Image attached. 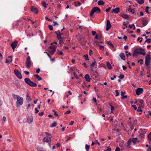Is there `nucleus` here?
I'll use <instances>...</instances> for the list:
<instances>
[{
    "label": "nucleus",
    "instance_id": "nucleus-1",
    "mask_svg": "<svg viewBox=\"0 0 151 151\" xmlns=\"http://www.w3.org/2000/svg\"><path fill=\"white\" fill-rule=\"evenodd\" d=\"M138 54L142 55L145 56L146 53L143 49L140 48L135 49L133 54V56L134 57H136Z\"/></svg>",
    "mask_w": 151,
    "mask_h": 151
},
{
    "label": "nucleus",
    "instance_id": "nucleus-2",
    "mask_svg": "<svg viewBox=\"0 0 151 151\" xmlns=\"http://www.w3.org/2000/svg\"><path fill=\"white\" fill-rule=\"evenodd\" d=\"M151 60V57L150 55H147L145 59V64L146 66V69L148 71H150V67L149 65Z\"/></svg>",
    "mask_w": 151,
    "mask_h": 151
},
{
    "label": "nucleus",
    "instance_id": "nucleus-3",
    "mask_svg": "<svg viewBox=\"0 0 151 151\" xmlns=\"http://www.w3.org/2000/svg\"><path fill=\"white\" fill-rule=\"evenodd\" d=\"M101 11V9L99 7H95L91 10L90 15V16L92 17L94 13H95L97 14L100 13Z\"/></svg>",
    "mask_w": 151,
    "mask_h": 151
},
{
    "label": "nucleus",
    "instance_id": "nucleus-4",
    "mask_svg": "<svg viewBox=\"0 0 151 151\" xmlns=\"http://www.w3.org/2000/svg\"><path fill=\"white\" fill-rule=\"evenodd\" d=\"M24 81L25 83L31 86L36 87L37 86V84L31 81L29 78H25Z\"/></svg>",
    "mask_w": 151,
    "mask_h": 151
},
{
    "label": "nucleus",
    "instance_id": "nucleus-5",
    "mask_svg": "<svg viewBox=\"0 0 151 151\" xmlns=\"http://www.w3.org/2000/svg\"><path fill=\"white\" fill-rule=\"evenodd\" d=\"M56 47L54 45H51L49 46L48 50L50 53L53 55L55 52Z\"/></svg>",
    "mask_w": 151,
    "mask_h": 151
},
{
    "label": "nucleus",
    "instance_id": "nucleus-6",
    "mask_svg": "<svg viewBox=\"0 0 151 151\" xmlns=\"http://www.w3.org/2000/svg\"><path fill=\"white\" fill-rule=\"evenodd\" d=\"M51 139L50 137L46 136L44 137L43 139V142L48 143L50 147V142Z\"/></svg>",
    "mask_w": 151,
    "mask_h": 151
},
{
    "label": "nucleus",
    "instance_id": "nucleus-7",
    "mask_svg": "<svg viewBox=\"0 0 151 151\" xmlns=\"http://www.w3.org/2000/svg\"><path fill=\"white\" fill-rule=\"evenodd\" d=\"M14 73L16 76L19 79L22 78V76L21 73L17 70L15 69L14 70Z\"/></svg>",
    "mask_w": 151,
    "mask_h": 151
},
{
    "label": "nucleus",
    "instance_id": "nucleus-8",
    "mask_svg": "<svg viewBox=\"0 0 151 151\" xmlns=\"http://www.w3.org/2000/svg\"><path fill=\"white\" fill-rule=\"evenodd\" d=\"M18 41L17 40H15L11 44L10 46L13 49L14 51V50L15 48L16 47Z\"/></svg>",
    "mask_w": 151,
    "mask_h": 151
},
{
    "label": "nucleus",
    "instance_id": "nucleus-9",
    "mask_svg": "<svg viewBox=\"0 0 151 151\" xmlns=\"http://www.w3.org/2000/svg\"><path fill=\"white\" fill-rule=\"evenodd\" d=\"M143 92V89L141 88H137L136 91V94L137 95H139L142 94Z\"/></svg>",
    "mask_w": 151,
    "mask_h": 151
},
{
    "label": "nucleus",
    "instance_id": "nucleus-10",
    "mask_svg": "<svg viewBox=\"0 0 151 151\" xmlns=\"http://www.w3.org/2000/svg\"><path fill=\"white\" fill-rule=\"evenodd\" d=\"M111 25L110 24V22L109 20H107L106 21V30L107 31L109 30L111 28Z\"/></svg>",
    "mask_w": 151,
    "mask_h": 151
},
{
    "label": "nucleus",
    "instance_id": "nucleus-11",
    "mask_svg": "<svg viewBox=\"0 0 151 151\" xmlns=\"http://www.w3.org/2000/svg\"><path fill=\"white\" fill-rule=\"evenodd\" d=\"M31 11L35 14L38 13V9L34 6H31L30 8Z\"/></svg>",
    "mask_w": 151,
    "mask_h": 151
},
{
    "label": "nucleus",
    "instance_id": "nucleus-12",
    "mask_svg": "<svg viewBox=\"0 0 151 151\" xmlns=\"http://www.w3.org/2000/svg\"><path fill=\"white\" fill-rule=\"evenodd\" d=\"M130 139L131 140V141L134 144L137 143H138L139 142V141L137 137L132 138Z\"/></svg>",
    "mask_w": 151,
    "mask_h": 151
},
{
    "label": "nucleus",
    "instance_id": "nucleus-13",
    "mask_svg": "<svg viewBox=\"0 0 151 151\" xmlns=\"http://www.w3.org/2000/svg\"><path fill=\"white\" fill-rule=\"evenodd\" d=\"M120 9L119 7H116L115 9H113L111 12V13L115 14H117L119 12Z\"/></svg>",
    "mask_w": 151,
    "mask_h": 151
},
{
    "label": "nucleus",
    "instance_id": "nucleus-14",
    "mask_svg": "<svg viewBox=\"0 0 151 151\" xmlns=\"http://www.w3.org/2000/svg\"><path fill=\"white\" fill-rule=\"evenodd\" d=\"M26 100L27 101V102L28 103L31 101L32 100L31 98H30L28 93L27 92V93L26 96Z\"/></svg>",
    "mask_w": 151,
    "mask_h": 151
},
{
    "label": "nucleus",
    "instance_id": "nucleus-15",
    "mask_svg": "<svg viewBox=\"0 0 151 151\" xmlns=\"http://www.w3.org/2000/svg\"><path fill=\"white\" fill-rule=\"evenodd\" d=\"M23 102V100L22 98H21L19 100H18L16 103L17 105H22Z\"/></svg>",
    "mask_w": 151,
    "mask_h": 151
},
{
    "label": "nucleus",
    "instance_id": "nucleus-16",
    "mask_svg": "<svg viewBox=\"0 0 151 151\" xmlns=\"http://www.w3.org/2000/svg\"><path fill=\"white\" fill-rule=\"evenodd\" d=\"M33 120V117L32 116H28L27 118V121L29 124L31 123L32 122Z\"/></svg>",
    "mask_w": 151,
    "mask_h": 151
},
{
    "label": "nucleus",
    "instance_id": "nucleus-17",
    "mask_svg": "<svg viewBox=\"0 0 151 151\" xmlns=\"http://www.w3.org/2000/svg\"><path fill=\"white\" fill-rule=\"evenodd\" d=\"M84 78L87 81L90 82L91 78H90V76L88 74H86L84 77Z\"/></svg>",
    "mask_w": 151,
    "mask_h": 151
},
{
    "label": "nucleus",
    "instance_id": "nucleus-18",
    "mask_svg": "<svg viewBox=\"0 0 151 151\" xmlns=\"http://www.w3.org/2000/svg\"><path fill=\"white\" fill-rule=\"evenodd\" d=\"M96 62V61H95V60H94V62H92V63L90 65V69L91 70H92V71H93L94 70H93L92 68L94 67Z\"/></svg>",
    "mask_w": 151,
    "mask_h": 151
},
{
    "label": "nucleus",
    "instance_id": "nucleus-19",
    "mask_svg": "<svg viewBox=\"0 0 151 151\" xmlns=\"http://www.w3.org/2000/svg\"><path fill=\"white\" fill-rule=\"evenodd\" d=\"M142 22L143 26H146L148 23V21L147 19H144L142 20Z\"/></svg>",
    "mask_w": 151,
    "mask_h": 151
},
{
    "label": "nucleus",
    "instance_id": "nucleus-20",
    "mask_svg": "<svg viewBox=\"0 0 151 151\" xmlns=\"http://www.w3.org/2000/svg\"><path fill=\"white\" fill-rule=\"evenodd\" d=\"M119 56L122 60H125V56L124 53H121L119 55Z\"/></svg>",
    "mask_w": 151,
    "mask_h": 151
},
{
    "label": "nucleus",
    "instance_id": "nucleus-21",
    "mask_svg": "<svg viewBox=\"0 0 151 151\" xmlns=\"http://www.w3.org/2000/svg\"><path fill=\"white\" fill-rule=\"evenodd\" d=\"M121 16L123 18L128 19L129 18V15L126 14H122L121 15Z\"/></svg>",
    "mask_w": 151,
    "mask_h": 151
},
{
    "label": "nucleus",
    "instance_id": "nucleus-22",
    "mask_svg": "<svg viewBox=\"0 0 151 151\" xmlns=\"http://www.w3.org/2000/svg\"><path fill=\"white\" fill-rule=\"evenodd\" d=\"M26 64L27 68H29L31 65L30 61H26Z\"/></svg>",
    "mask_w": 151,
    "mask_h": 151
},
{
    "label": "nucleus",
    "instance_id": "nucleus-23",
    "mask_svg": "<svg viewBox=\"0 0 151 151\" xmlns=\"http://www.w3.org/2000/svg\"><path fill=\"white\" fill-rule=\"evenodd\" d=\"M55 33L57 35V37L58 40L61 39V36L59 34V33H58V32H57V31H56L55 32Z\"/></svg>",
    "mask_w": 151,
    "mask_h": 151
},
{
    "label": "nucleus",
    "instance_id": "nucleus-24",
    "mask_svg": "<svg viewBox=\"0 0 151 151\" xmlns=\"http://www.w3.org/2000/svg\"><path fill=\"white\" fill-rule=\"evenodd\" d=\"M106 65L108 68L109 70H111L112 69V68L111 65L110 63L109 62H106Z\"/></svg>",
    "mask_w": 151,
    "mask_h": 151
},
{
    "label": "nucleus",
    "instance_id": "nucleus-25",
    "mask_svg": "<svg viewBox=\"0 0 151 151\" xmlns=\"http://www.w3.org/2000/svg\"><path fill=\"white\" fill-rule=\"evenodd\" d=\"M97 3L99 5H104L105 4L104 2L102 0L99 1Z\"/></svg>",
    "mask_w": 151,
    "mask_h": 151
},
{
    "label": "nucleus",
    "instance_id": "nucleus-26",
    "mask_svg": "<svg viewBox=\"0 0 151 151\" xmlns=\"http://www.w3.org/2000/svg\"><path fill=\"white\" fill-rule=\"evenodd\" d=\"M138 102L141 104V105H140L142 107L143 106V105L142 104L144 102V101L142 99H140L138 100Z\"/></svg>",
    "mask_w": 151,
    "mask_h": 151
},
{
    "label": "nucleus",
    "instance_id": "nucleus-27",
    "mask_svg": "<svg viewBox=\"0 0 151 151\" xmlns=\"http://www.w3.org/2000/svg\"><path fill=\"white\" fill-rule=\"evenodd\" d=\"M41 4L42 5V6L46 8H47V4H46V3L44 1H42ZM47 5H48V4H47Z\"/></svg>",
    "mask_w": 151,
    "mask_h": 151
},
{
    "label": "nucleus",
    "instance_id": "nucleus-28",
    "mask_svg": "<svg viewBox=\"0 0 151 151\" xmlns=\"http://www.w3.org/2000/svg\"><path fill=\"white\" fill-rule=\"evenodd\" d=\"M131 139L129 140L127 142V145H126V147H128L129 146L131 145Z\"/></svg>",
    "mask_w": 151,
    "mask_h": 151
},
{
    "label": "nucleus",
    "instance_id": "nucleus-29",
    "mask_svg": "<svg viewBox=\"0 0 151 151\" xmlns=\"http://www.w3.org/2000/svg\"><path fill=\"white\" fill-rule=\"evenodd\" d=\"M57 125V122L55 121H54L53 122L52 124L51 125L50 127H54L56 126Z\"/></svg>",
    "mask_w": 151,
    "mask_h": 151
},
{
    "label": "nucleus",
    "instance_id": "nucleus-30",
    "mask_svg": "<svg viewBox=\"0 0 151 151\" xmlns=\"http://www.w3.org/2000/svg\"><path fill=\"white\" fill-rule=\"evenodd\" d=\"M137 1L139 4H142L144 3V0H136Z\"/></svg>",
    "mask_w": 151,
    "mask_h": 151
},
{
    "label": "nucleus",
    "instance_id": "nucleus-31",
    "mask_svg": "<svg viewBox=\"0 0 151 151\" xmlns=\"http://www.w3.org/2000/svg\"><path fill=\"white\" fill-rule=\"evenodd\" d=\"M147 42L148 44H149L151 42V38L147 39L144 42V44Z\"/></svg>",
    "mask_w": 151,
    "mask_h": 151
},
{
    "label": "nucleus",
    "instance_id": "nucleus-32",
    "mask_svg": "<svg viewBox=\"0 0 151 151\" xmlns=\"http://www.w3.org/2000/svg\"><path fill=\"white\" fill-rule=\"evenodd\" d=\"M59 40V44L61 46L64 43V42L63 40L62 39Z\"/></svg>",
    "mask_w": 151,
    "mask_h": 151
},
{
    "label": "nucleus",
    "instance_id": "nucleus-33",
    "mask_svg": "<svg viewBox=\"0 0 151 151\" xmlns=\"http://www.w3.org/2000/svg\"><path fill=\"white\" fill-rule=\"evenodd\" d=\"M148 138L149 140L150 141V142H149V143H150V142H151V132L148 134Z\"/></svg>",
    "mask_w": 151,
    "mask_h": 151
},
{
    "label": "nucleus",
    "instance_id": "nucleus-34",
    "mask_svg": "<svg viewBox=\"0 0 151 151\" xmlns=\"http://www.w3.org/2000/svg\"><path fill=\"white\" fill-rule=\"evenodd\" d=\"M57 53L58 55H63V52L61 51H60L59 50H58L57 52Z\"/></svg>",
    "mask_w": 151,
    "mask_h": 151
},
{
    "label": "nucleus",
    "instance_id": "nucleus-35",
    "mask_svg": "<svg viewBox=\"0 0 151 151\" xmlns=\"http://www.w3.org/2000/svg\"><path fill=\"white\" fill-rule=\"evenodd\" d=\"M90 148V146L86 144L85 145V149L86 151H89V149Z\"/></svg>",
    "mask_w": 151,
    "mask_h": 151
},
{
    "label": "nucleus",
    "instance_id": "nucleus-36",
    "mask_svg": "<svg viewBox=\"0 0 151 151\" xmlns=\"http://www.w3.org/2000/svg\"><path fill=\"white\" fill-rule=\"evenodd\" d=\"M107 43L112 47H114L113 45L110 41H107Z\"/></svg>",
    "mask_w": 151,
    "mask_h": 151
},
{
    "label": "nucleus",
    "instance_id": "nucleus-37",
    "mask_svg": "<svg viewBox=\"0 0 151 151\" xmlns=\"http://www.w3.org/2000/svg\"><path fill=\"white\" fill-rule=\"evenodd\" d=\"M129 23V22L128 21H127L126 22H123V24L124 25L126 26V27H128V26H127V25Z\"/></svg>",
    "mask_w": 151,
    "mask_h": 151
},
{
    "label": "nucleus",
    "instance_id": "nucleus-38",
    "mask_svg": "<svg viewBox=\"0 0 151 151\" xmlns=\"http://www.w3.org/2000/svg\"><path fill=\"white\" fill-rule=\"evenodd\" d=\"M83 57L86 58V60H89V59L88 58V55L87 54L84 55Z\"/></svg>",
    "mask_w": 151,
    "mask_h": 151
},
{
    "label": "nucleus",
    "instance_id": "nucleus-39",
    "mask_svg": "<svg viewBox=\"0 0 151 151\" xmlns=\"http://www.w3.org/2000/svg\"><path fill=\"white\" fill-rule=\"evenodd\" d=\"M141 106L140 105L138 107V109H137V111L139 112H141L142 111V110L141 108Z\"/></svg>",
    "mask_w": 151,
    "mask_h": 151
},
{
    "label": "nucleus",
    "instance_id": "nucleus-40",
    "mask_svg": "<svg viewBox=\"0 0 151 151\" xmlns=\"http://www.w3.org/2000/svg\"><path fill=\"white\" fill-rule=\"evenodd\" d=\"M124 77V75L123 74H120V75L119 76V78L121 79H123Z\"/></svg>",
    "mask_w": 151,
    "mask_h": 151
},
{
    "label": "nucleus",
    "instance_id": "nucleus-41",
    "mask_svg": "<svg viewBox=\"0 0 151 151\" xmlns=\"http://www.w3.org/2000/svg\"><path fill=\"white\" fill-rule=\"evenodd\" d=\"M126 53H127L126 55L128 56L129 55L131 56V53L130 52H128L127 51H126Z\"/></svg>",
    "mask_w": 151,
    "mask_h": 151
},
{
    "label": "nucleus",
    "instance_id": "nucleus-42",
    "mask_svg": "<svg viewBox=\"0 0 151 151\" xmlns=\"http://www.w3.org/2000/svg\"><path fill=\"white\" fill-rule=\"evenodd\" d=\"M149 8V7L148 6H147L146 7V9H145V12L149 14V11H148V9Z\"/></svg>",
    "mask_w": 151,
    "mask_h": 151
},
{
    "label": "nucleus",
    "instance_id": "nucleus-43",
    "mask_svg": "<svg viewBox=\"0 0 151 151\" xmlns=\"http://www.w3.org/2000/svg\"><path fill=\"white\" fill-rule=\"evenodd\" d=\"M140 136L142 138H144L145 137V134L143 133L141 134L140 135Z\"/></svg>",
    "mask_w": 151,
    "mask_h": 151
},
{
    "label": "nucleus",
    "instance_id": "nucleus-44",
    "mask_svg": "<svg viewBox=\"0 0 151 151\" xmlns=\"http://www.w3.org/2000/svg\"><path fill=\"white\" fill-rule=\"evenodd\" d=\"M12 95L14 98L15 99H16V98L17 97V96H18V95H15V94H14V93L12 94Z\"/></svg>",
    "mask_w": 151,
    "mask_h": 151
},
{
    "label": "nucleus",
    "instance_id": "nucleus-45",
    "mask_svg": "<svg viewBox=\"0 0 151 151\" xmlns=\"http://www.w3.org/2000/svg\"><path fill=\"white\" fill-rule=\"evenodd\" d=\"M49 28L50 30H52L53 29V27L52 26L49 25H48Z\"/></svg>",
    "mask_w": 151,
    "mask_h": 151
},
{
    "label": "nucleus",
    "instance_id": "nucleus-46",
    "mask_svg": "<svg viewBox=\"0 0 151 151\" xmlns=\"http://www.w3.org/2000/svg\"><path fill=\"white\" fill-rule=\"evenodd\" d=\"M110 106L111 107V111H113L114 109V106L111 105V104L110 105Z\"/></svg>",
    "mask_w": 151,
    "mask_h": 151
},
{
    "label": "nucleus",
    "instance_id": "nucleus-47",
    "mask_svg": "<svg viewBox=\"0 0 151 151\" xmlns=\"http://www.w3.org/2000/svg\"><path fill=\"white\" fill-rule=\"evenodd\" d=\"M52 111L54 112V114L55 116H58V114L57 113L56 111L54 110H53Z\"/></svg>",
    "mask_w": 151,
    "mask_h": 151
},
{
    "label": "nucleus",
    "instance_id": "nucleus-48",
    "mask_svg": "<svg viewBox=\"0 0 151 151\" xmlns=\"http://www.w3.org/2000/svg\"><path fill=\"white\" fill-rule=\"evenodd\" d=\"M81 3L79 2H77V4H75V6H80L81 5Z\"/></svg>",
    "mask_w": 151,
    "mask_h": 151
},
{
    "label": "nucleus",
    "instance_id": "nucleus-49",
    "mask_svg": "<svg viewBox=\"0 0 151 151\" xmlns=\"http://www.w3.org/2000/svg\"><path fill=\"white\" fill-rule=\"evenodd\" d=\"M127 95H124L122 97H121V99H126V98H127Z\"/></svg>",
    "mask_w": 151,
    "mask_h": 151
},
{
    "label": "nucleus",
    "instance_id": "nucleus-50",
    "mask_svg": "<svg viewBox=\"0 0 151 151\" xmlns=\"http://www.w3.org/2000/svg\"><path fill=\"white\" fill-rule=\"evenodd\" d=\"M115 92L116 93V96H118L119 95V93L118 92V90H116Z\"/></svg>",
    "mask_w": 151,
    "mask_h": 151
},
{
    "label": "nucleus",
    "instance_id": "nucleus-51",
    "mask_svg": "<svg viewBox=\"0 0 151 151\" xmlns=\"http://www.w3.org/2000/svg\"><path fill=\"white\" fill-rule=\"evenodd\" d=\"M70 113V110H68V111L65 112L64 113L65 114H68Z\"/></svg>",
    "mask_w": 151,
    "mask_h": 151
},
{
    "label": "nucleus",
    "instance_id": "nucleus-52",
    "mask_svg": "<svg viewBox=\"0 0 151 151\" xmlns=\"http://www.w3.org/2000/svg\"><path fill=\"white\" fill-rule=\"evenodd\" d=\"M53 23H54V25L55 26L56 25H58L59 24L56 22L54 21L53 22Z\"/></svg>",
    "mask_w": 151,
    "mask_h": 151
},
{
    "label": "nucleus",
    "instance_id": "nucleus-53",
    "mask_svg": "<svg viewBox=\"0 0 151 151\" xmlns=\"http://www.w3.org/2000/svg\"><path fill=\"white\" fill-rule=\"evenodd\" d=\"M92 33L93 36H94L96 34V32L95 31H93Z\"/></svg>",
    "mask_w": 151,
    "mask_h": 151
},
{
    "label": "nucleus",
    "instance_id": "nucleus-54",
    "mask_svg": "<svg viewBox=\"0 0 151 151\" xmlns=\"http://www.w3.org/2000/svg\"><path fill=\"white\" fill-rule=\"evenodd\" d=\"M104 46L101 45L100 46L99 48L100 49L103 50L104 49Z\"/></svg>",
    "mask_w": 151,
    "mask_h": 151
},
{
    "label": "nucleus",
    "instance_id": "nucleus-55",
    "mask_svg": "<svg viewBox=\"0 0 151 151\" xmlns=\"http://www.w3.org/2000/svg\"><path fill=\"white\" fill-rule=\"evenodd\" d=\"M89 55H91L93 54L92 51L91 50H90L89 51Z\"/></svg>",
    "mask_w": 151,
    "mask_h": 151
},
{
    "label": "nucleus",
    "instance_id": "nucleus-56",
    "mask_svg": "<svg viewBox=\"0 0 151 151\" xmlns=\"http://www.w3.org/2000/svg\"><path fill=\"white\" fill-rule=\"evenodd\" d=\"M44 112H40L39 113V116H42L44 114Z\"/></svg>",
    "mask_w": 151,
    "mask_h": 151
},
{
    "label": "nucleus",
    "instance_id": "nucleus-57",
    "mask_svg": "<svg viewBox=\"0 0 151 151\" xmlns=\"http://www.w3.org/2000/svg\"><path fill=\"white\" fill-rule=\"evenodd\" d=\"M95 144H97L99 146L100 145V144L99 142H98L97 140H96L95 142Z\"/></svg>",
    "mask_w": 151,
    "mask_h": 151
},
{
    "label": "nucleus",
    "instance_id": "nucleus-58",
    "mask_svg": "<svg viewBox=\"0 0 151 151\" xmlns=\"http://www.w3.org/2000/svg\"><path fill=\"white\" fill-rule=\"evenodd\" d=\"M83 66L86 68H87L88 67L85 63H83Z\"/></svg>",
    "mask_w": 151,
    "mask_h": 151
},
{
    "label": "nucleus",
    "instance_id": "nucleus-59",
    "mask_svg": "<svg viewBox=\"0 0 151 151\" xmlns=\"http://www.w3.org/2000/svg\"><path fill=\"white\" fill-rule=\"evenodd\" d=\"M125 94V92H124L123 91H121V96H123Z\"/></svg>",
    "mask_w": 151,
    "mask_h": 151
},
{
    "label": "nucleus",
    "instance_id": "nucleus-60",
    "mask_svg": "<svg viewBox=\"0 0 151 151\" xmlns=\"http://www.w3.org/2000/svg\"><path fill=\"white\" fill-rule=\"evenodd\" d=\"M132 106L134 108L135 110L137 109V107L135 105H132Z\"/></svg>",
    "mask_w": 151,
    "mask_h": 151
},
{
    "label": "nucleus",
    "instance_id": "nucleus-61",
    "mask_svg": "<svg viewBox=\"0 0 151 151\" xmlns=\"http://www.w3.org/2000/svg\"><path fill=\"white\" fill-rule=\"evenodd\" d=\"M110 9V7H109L106 9V11L107 12H109Z\"/></svg>",
    "mask_w": 151,
    "mask_h": 151
},
{
    "label": "nucleus",
    "instance_id": "nucleus-62",
    "mask_svg": "<svg viewBox=\"0 0 151 151\" xmlns=\"http://www.w3.org/2000/svg\"><path fill=\"white\" fill-rule=\"evenodd\" d=\"M127 39V36L124 35L123 37V39L125 41H126Z\"/></svg>",
    "mask_w": 151,
    "mask_h": 151
},
{
    "label": "nucleus",
    "instance_id": "nucleus-63",
    "mask_svg": "<svg viewBox=\"0 0 151 151\" xmlns=\"http://www.w3.org/2000/svg\"><path fill=\"white\" fill-rule=\"evenodd\" d=\"M115 151H120L119 147H117L115 149Z\"/></svg>",
    "mask_w": 151,
    "mask_h": 151
},
{
    "label": "nucleus",
    "instance_id": "nucleus-64",
    "mask_svg": "<svg viewBox=\"0 0 151 151\" xmlns=\"http://www.w3.org/2000/svg\"><path fill=\"white\" fill-rule=\"evenodd\" d=\"M111 149L110 148L108 147V149L106 150H105L104 151H111Z\"/></svg>",
    "mask_w": 151,
    "mask_h": 151
}]
</instances>
